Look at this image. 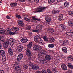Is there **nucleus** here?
I'll return each mask as SVG.
<instances>
[{
  "label": "nucleus",
  "mask_w": 73,
  "mask_h": 73,
  "mask_svg": "<svg viewBox=\"0 0 73 73\" xmlns=\"http://www.w3.org/2000/svg\"><path fill=\"white\" fill-rule=\"evenodd\" d=\"M33 45V43L31 42H29L27 45V48L26 50V54L27 57H29V59L31 60L32 58V51H31V47Z\"/></svg>",
  "instance_id": "f257e3e1"
},
{
  "label": "nucleus",
  "mask_w": 73,
  "mask_h": 73,
  "mask_svg": "<svg viewBox=\"0 0 73 73\" xmlns=\"http://www.w3.org/2000/svg\"><path fill=\"white\" fill-rule=\"evenodd\" d=\"M14 44H15V40L13 38H10L8 41H6L4 43L3 46L5 48H7L9 46H12Z\"/></svg>",
  "instance_id": "f03ea898"
},
{
  "label": "nucleus",
  "mask_w": 73,
  "mask_h": 73,
  "mask_svg": "<svg viewBox=\"0 0 73 73\" xmlns=\"http://www.w3.org/2000/svg\"><path fill=\"white\" fill-rule=\"evenodd\" d=\"M40 52L38 54V56H39L40 58H39V60L41 62H43L44 63H45L46 61L44 59H42L41 58V56H44L46 54V53H45V51L44 50H43L42 49L41 50H40Z\"/></svg>",
  "instance_id": "7ed1b4c3"
},
{
  "label": "nucleus",
  "mask_w": 73,
  "mask_h": 73,
  "mask_svg": "<svg viewBox=\"0 0 73 73\" xmlns=\"http://www.w3.org/2000/svg\"><path fill=\"white\" fill-rule=\"evenodd\" d=\"M47 7H39L36 9V12H44V10L47 8Z\"/></svg>",
  "instance_id": "20e7f679"
},
{
  "label": "nucleus",
  "mask_w": 73,
  "mask_h": 73,
  "mask_svg": "<svg viewBox=\"0 0 73 73\" xmlns=\"http://www.w3.org/2000/svg\"><path fill=\"white\" fill-rule=\"evenodd\" d=\"M42 27V25H39L36 26V30H37L38 32H40V31H41Z\"/></svg>",
  "instance_id": "39448f33"
},
{
  "label": "nucleus",
  "mask_w": 73,
  "mask_h": 73,
  "mask_svg": "<svg viewBox=\"0 0 73 73\" xmlns=\"http://www.w3.org/2000/svg\"><path fill=\"white\" fill-rule=\"evenodd\" d=\"M18 25L20 27H24L25 26V25L24 23V22L21 20H19L18 21Z\"/></svg>",
  "instance_id": "423d86ee"
},
{
  "label": "nucleus",
  "mask_w": 73,
  "mask_h": 73,
  "mask_svg": "<svg viewBox=\"0 0 73 73\" xmlns=\"http://www.w3.org/2000/svg\"><path fill=\"white\" fill-rule=\"evenodd\" d=\"M33 49L34 50H39L40 51V50H41L42 49L41 47H38V45H35L33 47Z\"/></svg>",
  "instance_id": "0eeeda50"
},
{
  "label": "nucleus",
  "mask_w": 73,
  "mask_h": 73,
  "mask_svg": "<svg viewBox=\"0 0 73 73\" xmlns=\"http://www.w3.org/2000/svg\"><path fill=\"white\" fill-rule=\"evenodd\" d=\"M23 49H24V47L22 45H20L17 46V49L19 52H21Z\"/></svg>",
  "instance_id": "6e6552de"
},
{
  "label": "nucleus",
  "mask_w": 73,
  "mask_h": 73,
  "mask_svg": "<svg viewBox=\"0 0 73 73\" xmlns=\"http://www.w3.org/2000/svg\"><path fill=\"white\" fill-rule=\"evenodd\" d=\"M14 69L16 70H18L20 69V68L19 67V65H18V64H15L13 66Z\"/></svg>",
  "instance_id": "1a4fd4ad"
},
{
  "label": "nucleus",
  "mask_w": 73,
  "mask_h": 73,
  "mask_svg": "<svg viewBox=\"0 0 73 73\" xmlns=\"http://www.w3.org/2000/svg\"><path fill=\"white\" fill-rule=\"evenodd\" d=\"M40 36L41 37V38H42L44 39L45 41H46V42H48V38L47 36H46L43 35H40Z\"/></svg>",
  "instance_id": "9d476101"
},
{
  "label": "nucleus",
  "mask_w": 73,
  "mask_h": 73,
  "mask_svg": "<svg viewBox=\"0 0 73 73\" xmlns=\"http://www.w3.org/2000/svg\"><path fill=\"white\" fill-rule=\"evenodd\" d=\"M23 57V54H19L18 56L17 57V61H20V60H21Z\"/></svg>",
  "instance_id": "9b49d317"
},
{
  "label": "nucleus",
  "mask_w": 73,
  "mask_h": 73,
  "mask_svg": "<svg viewBox=\"0 0 73 73\" xmlns=\"http://www.w3.org/2000/svg\"><path fill=\"white\" fill-rule=\"evenodd\" d=\"M8 52L10 56L13 55V50L11 48H9L8 49Z\"/></svg>",
  "instance_id": "f8f14e48"
},
{
  "label": "nucleus",
  "mask_w": 73,
  "mask_h": 73,
  "mask_svg": "<svg viewBox=\"0 0 73 73\" xmlns=\"http://www.w3.org/2000/svg\"><path fill=\"white\" fill-rule=\"evenodd\" d=\"M61 67L62 69H63V70H67V69H68V68L66 66V65L64 64H62Z\"/></svg>",
  "instance_id": "ddd939ff"
},
{
  "label": "nucleus",
  "mask_w": 73,
  "mask_h": 73,
  "mask_svg": "<svg viewBox=\"0 0 73 73\" xmlns=\"http://www.w3.org/2000/svg\"><path fill=\"white\" fill-rule=\"evenodd\" d=\"M45 19L47 22H49L51 20L50 17L48 16H46L45 17Z\"/></svg>",
  "instance_id": "4468645a"
},
{
  "label": "nucleus",
  "mask_w": 73,
  "mask_h": 73,
  "mask_svg": "<svg viewBox=\"0 0 73 73\" xmlns=\"http://www.w3.org/2000/svg\"><path fill=\"white\" fill-rule=\"evenodd\" d=\"M28 39L26 38H23L21 40V41L23 43H25L28 41Z\"/></svg>",
  "instance_id": "2eb2a0df"
},
{
  "label": "nucleus",
  "mask_w": 73,
  "mask_h": 73,
  "mask_svg": "<svg viewBox=\"0 0 73 73\" xmlns=\"http://www.w3.org/2000/svg\"><path fill=\"white\" fill-rule=\"evenodd\" d=\"M32 68L33 69L37 70V69H38L39 68V67L37 65L35 64L32 66Z\"/></svg>",
  "instance_id": "dca6fc26"
},
{
  "label": "nucleus",
  "mask_w": 73,
  "mask_h": 73,
  "mask_svg": "<svg viewBox=\"0 0 73 73\" xmlns=\"http://www.w3.org/2000/svg\"><path fill=\"white\" fill-rule=\"evenodd\" d=\"M45 58L48 61H49L52 59V57L49 55H46L45 56Z\"/></svg>",
  "instance_id": "f3484780"
},
{
  "label": "nucleus",
  "mask_w": 73,
  "mask_h": 73,
  "mask_svg": "<svg viewBox=\"0 0 73 73\" xmlns=\"http://www.w3.org/2000/svg\"><path fill=\"white\" fill-rule=\"evenodd\" d=\"M11 30L14 32H17L19 31V28L17 27H13L11 29Z\"/></svg>",
  "instance_id": "a211bd4d"
},
{
  "label": "nucleus",
  "mask_w": 73,
  "mask_h": 73,
  "mask_svg": "<svg viewBox=\"0 0 73 73\" xmlns=\"http://www.w3.org/2000/svg\"><path fill=\"white\" fill-rule=\"evenodd\" d=\"M67 66L71 69H73V65L72 64L68 63Z\"/></svg>",
  "instance_id": "6ab92c4d"
},
{
  "label": "nucleus",
  "mask_w": 73,
  "mask_h": 73,
  "mask_svg": "<svg viewBox=\"0 0 73 73\" xmlns=\"http://www.w3.org/2000/svg\"><path fill=\"white\" fill-rule=\"evenodd\" d=\"M0 53H1V55L3 57L5 56V51L2 50H0Z\"/></svg>",
  "instance_id": "aec40b11"
},
{
  "label": "nucleus",
  "mask_w": 73,
  "mask_h": 73,
  "mask_svg": "<svg viewBox=\"0 0 73 73\" xmlns=\"http://www.w3.org/2000/svg\"><path fill=\"white\" fill-rule=\"evenodd\" d=\"M35 41L37 42V43L40 44V43H42V40H41V39H37L35 40Z\"/></svg>",
  "instance_id": "412c9836"
},
{
  "label": "nucleus",
  "mask_w": 73,
  "mask_h": 73,
  "mask_svg": "<svg viewBox=\"0 0 73 73\" xmlns=\"http://www.w3.org/2000/svg\"><path fill=\"white\" fill-rule=\"evenodd\" d=\"M68 24L69 26L71 27L73 26V22H72L70 21H69L68 22Z\"/></svg>",
  "instance_id": "4be33fe9"
},
{
  "label": "nucleus",
  "mask_w": 73,
  "mask_h": 73,
  "mask_svg": "<svg viewBox=\"0 0 73 73\" xmlns=\"http://www.w3.org/2000/svg\"><path fill=\"white\" fill-rule=\"evenodd\" d=\"M58 20L59 21H61L62 20L63 18V15L62 14H59V15Z\"/></svg>",
  "instance_id": "5701e85b"
},
{
  "label": "nucleus",
  "mask_w": 73,
  "mask_h": 73,
  "mask_svg": "<svg viewBox=\"0 0 73 73\" xmlns=\"http://www.w3.org/2000/svg\"><path fill=\"white\" fill-rule=\"evenodd\" d=\"M48 47L49 48H53L54 47V45L53 44H50L48 45Z\"/></svg>",
  "instance_id": "b1692460"
},
{
  "label": "nucleus",
  "mask_w": 73,
  "mask_h": 73,
  "mask_svg": "<svg viewBox=\"0 0 73 73\" xmlns=\"http://www.w3.org/2000/svg\"><path fill=\"white\" fill-rule=\"evenodd\" d=\"M49 40L50 42H54L55 41V40L53 37L50 38Z\"/></svg>",
  "instance_id": "393cba45"
},
{
  "label": "nucleus",
  "mask_w": 73,
  "mask_h": 73,
  "mask_svg": "<svg viewBox=\"0 0 73 73\" xmlns=\"http://www.w3.org/2000/svg\"><path fill=\"white\" fill-rule=\"evenodd\" d=\"M68 59L69 60L73 61V56L72 55H70L68 57Z\"/></svg>",
  "instance_id": "a878e982"
},
{
  "label": "nucleus",
  "mask_w": 73,
  "mask_h": 73,
  "mask_svg": "<svg viewBox=\"0 0 73 73\" xmlns=\"http://www.w3.org/2000/svg\"><path fill=\"white\" fill-rule=\"evenodd\" d=\"M69 2H65L64 4V7H68L69 6Z\"/></svg>",
  "instance_id": "bb28decb"
},
{
  "label": "nucleus",
  "mask_w": 73,
  "mask_h": 73,
  "mask_svg": "<svg viewBox=\"0 0 73 73\" xmlns=\"http://www.w3.org/2000/svg\"><path fill=\"white\" fill-rule=\"evenodd\" d=\"M62 50L63 52H64V53H66L68 50H67V48L66 47H63L62 49Z\"/></svg>",
  "instance_id": "cd10ccee"
},
{
  "label": "nucleus",
  "mask_w": 73,
  "mask_h": 73,
  "mask_svg": "<svg viewBox=\"0 0 73 73\" xmlns=\"http://www.w3.org/2000/svg\"><path fill=\"white\" fill-rule=\"evenodd\" d=\"M32 19L33 20H37V21H40V19L36 18V17L35 16L33 17H32Z\"/></svg>",
  "instance_id": "c85d7f7f"
},
{
  "label": "nucleus",
  "mask_w": 73,
  "mask_h": 73,
  "mask_svg": "<svg viewBox=\"0 0 73 73\" xmlns=\"http://www.w3.org/2000/svg\"><path fill=\"white\" fill-rule=\"evenodd\" d=\"M66 34L68 35V36H70L71 35H72L73 34V33L72 32H71L70 31L67 32L66 33Z\"/></svg>",
  "instance_id": "c756f323"
},
{
  "label": "nucleus",
  "mask_w": 73,
  "mask_h": 73,
  "mask_svg": "<svg viewBox=\"0 0 73 73\" xmlns=\"http://www.w3.org/2000/svg\"><path fill=\"white\" fill-rule=\"evenodd\" d=\"M52 12L53 14H55L56 13H60V11H54Z\"/></svg>",
  "instance_id": "7c9ffc66"
},
{
  "label": "nucleus",
  "mask_w": 73,
  "mask_h": 73,
  "mask_svg": "<svg viewBox=\"0 0 73 73\" xmlns=\"http://www.w3.org/2000/svg\"><path fill=\"white\" fill-rule=\"evenodd\" d=\"M11 29H8L6 30V33H7V34H9L10 33H11Z\"/></svg>",
  "instance_id": "2f4dec72"
},
{
  "label": "nucleus",
  "mask_w": 73,
  "mask_h": 73,
  "mask_svg": "<svg viewBox=\"0 0 73 73\" xmlns=\"http://www.w3.org/2000/svg\"><path fill=\"white\" fill-rule=\"evenodd\" d=\"M24 20H26V21H29V22H30V21H31V20L27 18L26 17H24Z\"/></svg>",
  "instance_id": "473e14b6"
},
{
  "label": "nucleus",
  "mask_w": 73,
  "mask_h": 73,
  "mask_svg": "<svg viewBox=\"0 0 73 73\" xmlns=\"http://www.w3.org/2000/svg\"><path fill=\"white\" fill-rule=\"evenodd\" d=\"M48 3L49 4H51L54 3V0H48Z\"/></svg>",
  "instance_id": "72a5a7b5"
},
{
  "label": "nucleus",
  "mask_w": 73,
  "mask_h": 73,
  "mask_svg": "<svg viewBox=\"0 0 73 73\" xmlns=\"http://www.w3.org/2000/svg\"><path fill=\"white\" fill-rule=\"evenodd\" d=\"M5 33V31L4 30L0 31V34H1V35H4Z\"/></svg>",
  "instance_id": "f704fd0d"
},
{
  "label": "nucleus",
  "mask_w": 73,
  "mask_h": 73,
  "mask_svg": "<svg viewBox=\"0 0 73 73\" xmlns=\"http://www.w3.org/2000/svg\"><path fill=\"white\" fill-rule=\"evenodd\" d=\"M69 43V42L68 40H65L64 41V45H67V44H68V43Z\"/></svg>",
  "instance_id": "c9c22d12"
},
{
  "label": "nucleus",
  "mask_w": 73,
  "mask_h": 73,
  "mask_svg": "<svg viewBox=\"0 0 73 73\" xmlns=\"http://www.w3.org/2000/svg\"><path fill=\"white\" fill-rule=\"evenodd\" d=\"M60 26L62 28V29H65V28L66 27L64 25L62 24Z\"/></svg>",
  "instance_id": "e433bc0d"
},
{
  "label": "nucleus",
  "mask_w": 73,
  "mask_h": 73,
  "mask_svg": "<svg viewBox=\"0 0 73 73\" xmlns=\"http://www.w3.org/2000/svg\"><path fill=\"white\" fill-rule=\"evenodd\" d=\"M68 15H73V12L72 11H69L68 12Z\"/></svg>",
  "instance_id": "4c0bfd02"
},
{
  "label": "nucleus",
  "mask_w": 73,
  "mask_h": 73,
  "mask_svg": "<svg viewBox=\"0 0 73 73\" xmlns=\"http://www.w3.org/2000/svg\"><path fill=\"white\" fill-rule=\"evenodd\" d=\"M17 73H23V71L20 69L17 70Z\"/></svg>",
  "instance_id": "58836bf2"
},
{
  "label": "nucleus",
  "mask_w": 73,
  "mask_h": 73,
  "mask_svg": "<svg viewBox=\"0 0 73 73\" xmlns=\"http://www.w3.org/2000/svg\"><path fill=\"white\" fill-rule=\"evenodd\" d=\"M15 33H16L15 32H10V33L9 34V35H11V36L12 35H15Z\"/></svg>",
  "instance_id": "ea45409f"
},
{
  "label": "nucleus",
  "mask_w": 73,
  "mask_h": 73,
  "mask_svg": "<svg viewBox=\"0 0 73 73\" xmlns=\"http://www.w3.org/2000/svg\"><path fill=\"white\" fill-rule=\"evenodd\" d=\"M33 65V63H32V62L31 61H30L29 64V65L30 66H32Z\"/></svg>",
  "instance_id": "a19ab883"
},
{
  "label": "nucleus",
  "mask_w": 73,
  "mask_h": 73,
  "mask_svg": "<svg viewBox=\"0 0 73 73\" xmlns=\"http://www.w3.org/2000/svg\"><path fill=\"white\" fill-rule=\"evenodd\" d=\"M47 71L48 73H52V72L50 71V70L49 69H47Z\"/></svg>",
  "instance_id": "79ce46f5"
},
{
  "label": "nucleus",
  "mask_w": 73,
  "mask_h": 73,
  "mask_svg": "<svg viewBox=\"0 0 73 73\" xmlns=\"http://www.w3.org/2000/svg\"><path fill=\"white\" fill-rule=\"evenodd\" d=\"M26 28L27 30H30L31 27L27 26L26 27Z\"/></svg>",
  "instance_id": "37998d69"
},
{
  "label": "nucleus",
  "mask_w": 73,
  "mask_h": 73,
  "mask_svg": "<svg viewBox=\"0 0 73 73\" xmlns=\"http://www.w3.org/2000/svg\"><path fill=\"white\" fill-rule=\"evenodd\" d=\"M60 43L61 45H64V41H61Z\"/></svg>",
  "instance_id": "c03bdc74"
},
{
  "label": "nucleus",
  "mask_w": 73,
  "mask_h": 73,
  "mask_svg": "<svg viewBox=\"0 0 73 73\" xmlns=\"http://www.w3.org/2000/svg\"><path fill=\"white\" fill-rule=\"evenodd\" d=\"M36 36L37 39H41V38L40 37V36H39L36 35Z\"/></svg>",
  "instance_id": "a18cd8bd"
},
{
  "label": "nucleus",
  "mask_w": 73,
  "mask_h": 73,
  "mask_svg": "<svg viewBox=\"0 0 73 73\" xmlns=\"http://www.w3.org/2000/svg\"><path fill=\"white\" fill-rule=\"evenodd\" d=\"M33 32H38V31H37V30H33Z\"/></svg>",
  "instance_id": "49530a36"
},
{
  "label": "nucleus",
  "mask_w": 73,
  "mask_h": 73,
  "mask_svg": "<svg viewBox=\"0 0 73 73\" xmlns=\"http://www.w3.org/2000/svg\"><path fill=\"white\" fill-rule=\"evenodd\" d=\"M6 18L7 19H11V17H9V16L7 15V16H6Z\"/></svg>",
  "instance_id": "de8ad7c7"
},
{
  "label": "nucleus",
  "mask_w": 73,
  "mask_h": 73,
  "mask_svg": "<svg viewBox=\"0 0 73 73\" xmlns=\"http://www.w3.org/2000/svg\"><path fill=\"white\" fill-rule=\"evenodd\" d=\"M10 5L12 7H14V3H11V4H10Z\"/></svg>",
  "instance_id": "09e8293b"
},
{
  "label": "nucleus",
  "mask_w": 73,
  "mask_h": 73,
  "mask_svg": "<svg viewBox=\"0 0 73 73\" xmlns=\"http://www.w3.org/2000/svg\"><path fill=\"white\" fill-rule=\"evenodd\" d=\"M17 5V3H14V7H16Z\"/></svg>",
  "instance_id": "8fccbe9b"
},
{
  "label": "nucleus",
  "mask_w": 73,
  "mask_h": 73,
  "mask_svg": "<svg viewBox=\"0 0 73 73\" xmlns=\"http://www.w3.org/2000/svg\"><path fill=\"white\" fill-rule=\"evenodd\" d=\"M34 1L35 3H38L39 1V0H34Z\"/></svg>",
  "instance_id": "3c124183"
},
{
  "label": "nucleus",
  "mask_w": 73,
  "mask_h": 73,
  "mask_svg": "<svg viewBox=\"0 0 73 73\" xmlns=\"http://www.w3.org/2000/svg\"><path fill=\"white\" fill-rule=\"evenodd\" d=\"M37 36H35L34 38V41H35L37 39Z\"/></svg>",
  "instance_id": "603ef678"
},
{
  "label": "nucleus",
  "mask_w": 73,
  "mask_h": 73,
  "mask_svg": "<svg viewBox=\"0 0 73 73\" xmlns=\"http://www.w3.org/2000/svg\"><path fill=\"white\" fill-rule=\"evenodd\" d=\"M4 30L3 29V28H0V32L1 31H4Z\"/></svg>",
  "instance_id": "864d4df0"
},
{
  "label": "nucleus",
  "mask_w": 73,
  "mask_h": 73,
  "mask_svg": "<svg viewBox=\"0 0 73 73\" xmlns=\"http://www.w3.org/2000/svg\"><path fill=\"white\" fill-rule=\"evenodd\" d=\"M19 1H20L21 2H25V0H19Z\"/></svg>",
  "instance_id": "5fc2aeb1"
},
{
  "label": "nucleus",
  "mask_w": 73,
  "mask_h": 73,
  "mask_svg": "<svg viewBox=\"0 0 73 73\" xmlns=\"http://www.w3.org/2000/svg\"><path fill=\"white\" fill-rule=\"evenodd\" d=\"M3 38V36H0V41H1V40H2Z\"/></svg>",
  "instance_id": "6e6d98bb"
},
{
  "label": "nucleus",
  "mask_w": 73,
  "mask_h": 73,
  "mask_svg": "<svg viewBox=\"0 0 73 73\" xmlns=\"http://www.w3.org/2000/svg\"><path fill=\"white\" fill-rule=\"evenodd\" d=\"M41 71H37L36 72V73H41Z\"/></svg>",
  "instance_id": "4d7b16f0"
},
{
  "label": "nucleus",
  "mask_w": 73,
  "mask_h": 73,
  "mask_svg": "<svg viewBox=\"0 0 73 73\" xmlns=\"http://www.w3.org/2000/svg\"><path fill=\"white\" fill-rule=\"evenodd\" d=\"M0 40V41H2V42H5V40H3V39H2V40Z\"/></svg>",
  "instance_id": "13d9d810"
},
{
  "label": "nucleus",
  "mask_w": 73,
  "mask_h": 73,
  "mask_svg": "<svg viewBox=\"0 0 73 73\" xmlns=\"http://www.w3.org/2000/svg\"><path fill=\"white\" fill-rule=\"evenodd\" d=\"M19 15H17V14H16L15 15V16L16 17H19Z\"/></svg>",
  "instance_id": "bf43d9fd"
},
{
  "label": "nucleus",
  "mask_w": 73,
  "mask_h": 73,
  "mask_svg": "<svg viewBox=\"0 0 73 73\" xmlns=\"http://www.w3.org/2000/svg\"><path fill=\"white\" fill-rule=\"evenodd\" d=\"M49 31L52 33L53 32V31H52V30H51V29Z\"/></svg>",
  "instance_id": "052dcab7"
},
{
  "label": "nucleus",
  "mask_w": 73,
  "mask_h": 73,
  "mask_svg": "<svg viewBox=\"0 0 73 73\" xmlns=\"http://www.w3.org/2000/svg\"><path fill=\"white\" fill-rule=\"evenodd\" d=\"M1 46H2L1 44V43L0 42V49H1Z\"/></svg>",
  "instance_id": "680f3d73"
},
{
  "label": "nucleus",
  "mask_w": 73,
  "mask_h": 73,
  "mask_svg": "<svg viewBox=\"0 0 73 73\" xmlns=\"http://www.w3.org/2000/svg\"><path fill=\"white\" fill-rule=\"evenodd\" d=\"M18 18H19L20 19H21V16L20 15H18Z\"/></svg>",
  "instance_id": "e2e57ef3"
},
{
  "label": "nucleus",
  "mask_w": 73,
  "mask_h": 73,
  "mask_svg": "<svg viewBox=\"0 0 73 73\" xmlns=\"http://www.w3.org/2000/svg\"><path fill=\"white\" fill-rule=\"evenodd\" d=\"M58 1H59V2H61L62 0H57Z\"/></svg>",
  "instance_id": "0e129e2a"
},
{
  "label": "nucleus",
  "mask_w": 73,
  "mask_h": 73,
  "mask_svg": "<svg viewBox=\"0 0 73 73\" xmlns=\"http://www.w3.org/2000/svg\"><path fill=\"white\" fill-rule=\"evenodd\" d=\"M53 72H54V73H56L57 71H56V70H54L53 71Z\"/></svg>",
  "instance_id": "69168bd1"
},
{
  "label": "nucleus",
  "mask_w": 73,
  "mask_h": 73,
  "mask_svg": "<svg viewBox=\"0 0 73 73\" xmlns=\"http://www.w3.org/2000/svg\"><path fill=\"white\" fill-rule=\"evenodd\" d=\"M55 70V69H52V72H53V71L54 70Z\"/></svg>",
  "instance_id": "338daca9"
},
{
  "label": "nucleus",
  "mask_w": 73,
  "mask_h": 73,
  "mask_svg": "<svg viewBox=\"0 0 73 73\" xmlns=\"http://www.w3.org/2000/svg\"><path fill=\"white\" fill-rule=\"evenodd\" d=\"M49 50V52H51V51H52V50Z\"/></svg>",
  "instance_id": "774afa93"
}]
</instances>
